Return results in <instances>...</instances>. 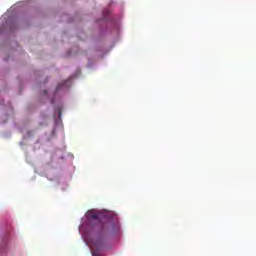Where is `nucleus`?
Returning a JSON list of instances; mask_svg holds the SVG:
<instances>
[{
  "label": "nucleus",
  "instance_id": "obj_1",
  "mask_svg": "<svg viewBox=\"0 0 256 256\" xmlns=\"http://www.w3.org/2000/svg\"><path fill=\"white\" fill-rule=\"evenodd\" d=\"M93 245L96 250H92V256H99V251L107 247V240L103 237H98L94 240Z\"/></svg>",
  "mask_w": 256,
  "mask_h": 256
},
{
  "label": "nucleus",
  "instance_id": "obj_2",
  "mask_svg": "<svg viewBox=\"0 0 256 256\" xmlns=\"http://www.w3.org/2000/svg\"><path fill=\"white\" fill-rule=\"evenodd\" d=\"M88 218L94 219V221H97L100 223L102 227V233H107V230L109 229V224L107 223H101V220H99V214H97L95 211L91 210L88 212Z\"/></svg>",
  "mask_w": 256,
  "mask_h": 256
},
{
  "label": "nucleus",
  "instance_id": "obj_3",
  "mask_svg": "<svg viewBox=\"0 0 256 256\" xmlns=\"http://www.w3.org/2000/svg\"><path fill=\"white\" fill-rule=\"evenodd\" d=\"M63 87H71V79L65 80L61 84H58L56 91H60V89H63Z\"/></svg>",
  "mask_w": 256,
  "mask_h": 256
},
{
  "label": "nucleus",
  "instance_id": "obj_4",
  "mask_svg": "<svg viewBox=\"0 0 256 256\" xmlns=\"http://www.w3.org/2000/svg\"><path fill=\"white\" fill-rule=\"evenodd\" d=\"M44 95H47V90L44 91Z\"/></svg>",
  "mask_w": 256,
  "mask_h": 256
}]
</instances>
